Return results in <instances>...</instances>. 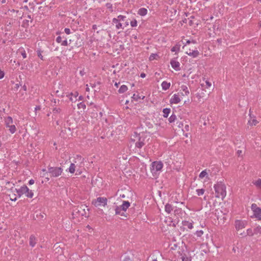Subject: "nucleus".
I'll use <instances>...</instances> for the list:
<instances>
[{
    "label": "nucleus",
    "mask_w": 261,
    "mask_h": 261,
    "mask_svg": "<svg viewBox=\"0 0 261 261\" xmlns=\"http://www.w3.org/2000/svg\"><path fill=\"white\" fill-rule=\"evenodd\" d=\"M203 234V231L202 230H198L196 232V234L198 237H201Z\"/></svg>",
    "instance_id": "obj_41"
},
{
    "label": "nucleus",
    "mask_w": 261,
    "mask_h": 261,
    "mask_svg": "<svg viewBox=\"0 0 261 261\" xmlns=\"http://www.w3.org/2000/svg\"><path fill=\"white\" fill-rule=\"evenodd\" d=\"M8 128L11 134H14L16 132V128L14 124L11 125Z\"/></svg>",
    "instance_id": "obj_30"
},
{
    "label": "nucleus",
    "mask_w": 261,
    "mask_h": 261,
    "mask_svg": "<svg viewBox=\"0 0 261 261\" xmlns=\"http://www.w3.org/2000/svg\"><path fill=\"white\" fill-rule=\"evenodd\" d=\"M247 222L246 220H237L235 221L234 225L237 230H241L246 227Z\"/></svg>",
    "instance_id": "obj_9"
},
{
    "label": "nucleus",
    "mask_w": 261,
    "mask_h": 261,
    "mask_svg": "<svg viewBox=\"0 0 261 261\" xmlns=\"http://www.w3.org/2000/svg\"><path fill=\"white\" fill-rule=\"evenodd\" d=\"M191 41V43H194V44L196 43V41H195V40H192V41Z\"/></svg>",
    "instance_id": "obj_60"
},
{
    "label": "nucleus",
    "mask_w": 261,
    "mask_h": 261,
    "mask_svg": "<svg viewBox=\"0 0 261 261\" xmlns=\"http://www.w3.org/2000/svg\"><path fill=\"white\" fill-rule=\"evenodd\" d=\"M78 93L77 92H75L74 93H73L72 95L73 96L74 98L76 99L77 96H78Z\"/></svg>",
    "instance_id": "obj_49"
},
{
    "label": "nucleus",
    "mask_w": 261,
    "mask_h": 261,
    "mask_svg": "<svg viewBox=\"0 0 261 261\" xmlns=\"http://www.w3.org/2000/svg\"><path fill=\"white\" fill-rule=\"evenodd\" d=\"M205 84L206 86V88H210L212 86V84L211 82L208 81L207 80L205 81Z\"/></svg>",
    "instance_id": "obj_44"
},
{
    "label": "nucleus",
    "mask_w": 261,
    "mask_h": 261,
    "mask_svg": "<svg viewBox=\"0 0 261 261\" xmlns=\"http://www.w3.org/2000/svg\"><path fill=\"white\" fill-rule=\"evenodd\" d=\"M147 10L145 8H141L139 9L138 11V14L141 16H144L147 14Z\"/></svg>",
    "instance_id": "obj_19"
},
{
    "label": "nucleus",
    "mask_w": 261,
    "mask_h": 261,
    "mask_svg": "<svg viewBox=\"0 0 261 261\" xmlns=\"http://www.w3.org/2000/svg\"><path fill=\"white\" fill-rule=\"evenodd\" d=\"M64 32L67 35H69L71 33L70 30L69 28H65L64 29Z\"/></svg>",
    "instance_id": "obj_43"
},
{
    "label": "nucleus",
    "mask_w": 261,
    "mask_h": 261,
    "mask_svg": "<svg viewBox=\"0 0 261 261\" xmlns=\"http://www.w3.org/2000/svg\"><path fill=\"white\" fill-rule=\"evenodd\" d=\"M132 98L135 100L136 101H138L139 100V99H142V100H143L145 98V96H140L138 94H134L133 96H132Z\"/></svg>",
    "instance_id": "obj_27"
},
{
    "label": "nucleus",
    "mask_w": 261,
    "mask_h": 261,
    "mask_svg": "<svg viewBox=\"0 0 261 261\" xmlns=\"http://www.w3.org/2000/svg\"><path fill=\"white\" fill-rule=\"evenodd\" d=\"M56 41L58 43H61L62 42V38L61 36H58L56 39Z\"/></svg>",
    "instance_id": "obj_47"
},
{
    "label": "nucleus",
    "mask_w": 261,
    "mask_h": 261,
    "mask_svg": "<svg viewBox=\"0 0 261 261\" xmlns=\"http://www.w3.org/2000/svg\"><path fill=\"white\" fill-rule=\"evenodd\" d=\"M5 122L6 125L7 127L10 126L11 125L13 124V119L12 117L10 116L5 118Z\"/></svg>",
    "instance_id": "obj_18"
},
{
    "label": "nucleus",
    "mask_w": 261,
    "mask_h": 261,
    "mask_svg": "<svg viewBox=\"0 0 261 261\" xmlns=\"http://www.w3.org/2000/svg\"><path fill=\"white\" fill-rule=\"evenodd\" d=\"M15 192L18 197H20L22 195L25 194L26 196L32 198L33 197V193L31 190H30L26 186L21 187L19 189H15Z\"/></svg>",
    "instance_id": "obj_5"
},
{
    "label": "nucleus",
    "mask_w": 261,
    "mask_h": 261,
    "mask_svg": "<svg viewBox=\"0 0 261 261\" xmlns=\"http://www.w3.org/2000/svg\"><path fill=\"white\" fill-rule=\"evenodd\" d=\"M128 88L126 85H123L120 87L118 92L120 93H123L127 90Z\"/></svg>",
    "instance_id": "obj_28"
},
{
    "label": "nucleus",
    "mask_w": 261,
    "mask_h": 261,
    "mask_svg": "<svg viewBox=\"0 0 261 261\" xmlns=\"http://www.w3.org/2000/svg\"><path fill=\"white\" fill-rule=\"evenodd\" d=\"M254 234H261V227L260 226H257L254 229Z\"/></svg>",
    "instance_id": "obj_32"
},
{
    "label": "nucleus",
    "mask_w": 261,
    "mask_h": 261,
    "mask_svg": "<svg viewBox=\"0 0 261 261\" xmlns=\"http://www.w3.org/2000/svg\"><path fill=\"white\" fill-rule=\"evenodd\" d=\"M253 183L257 188L261 189V178H258L254 180Z\"/></svg>",
    "instance_id": "obj_25"
},
{
    "label": "nucleus",
    "mask_w": 261,
    "mask_h": 261,
    "mask_svg": "<svg viewBox=\"0 0 261 261\" xmlns=\"http://www.w3.org/2000/svg\"><path fill=\"white\" fill-rule=\"evenodd\" d=\"M29 182L30 185H33V179H30Z\"/></svg>",
    "instance_id": "obj_58"
},
{
    "label": "nucleus",
    "mask_w": 261,
    "mask_h": 261,
    "mask_svg": "<svg viewBox=\"0 0 261 261\" xmlns=\"http://www.w3.org/2000/svg\"><path fill=\"white\" fill-rule=\"evenodd\" d=\"M118 84H119V83H115V86L116 87H118Z\"/></svg>",
    "instance_id": "obj_61"
},
{
    "label": "nucleus",
    "mask_w": 261,
    "mask_h": 261,
    "mask_svg": "<svg viewBox=\"0 0 261 261\" xmlns=\"http://www.w3.org/2000/svg\"><path fill=\"white\" fill-rule=\"evenodd\" d=\"M171 67L176 71H179L180 69V63L175 60H171L170 61Z\"/></svg>",
    "instance_id": "obj_11"
},
{
    "label": "nucleus",
    "mask_w": 261,
    "mask_h": 261,
    "mask_svg": "<svg viewBox=\"0 0 261 261\" xmlns=\"http://www.w3.org/2000/svg\"><path fill=\"white\" fill-rule=\"evenodd\" d=\"M186 54L193 58H196L199 55V52L197 49L193 50L190 49L188 51H186Z\"/></svg>",
    "instance_id": "obj_12"
},
{
    "label": "nucleus",
    "mask_w": 261,
    "mask_h": 261,
    "mask_svg": "<svg viewBox=\"0 0 261 261\" xmlns=\"http://www.w3.org/2000/svg\"><path fill=\"white\" fill-rule=\"evenodd\" d=\"M182 99V96L179 92H178L177 93L174 94L171 96L169 102L171 105H177L181 101Z\"/></svg>",
    "instance_id": "obj_7"
},
{
    "label": "nucleus",
    "mask_w": 261,
    "mask_h": 261,
    "mask_svg": "<svg viewBox=\"0 0 261 261\" xmlns=\"http://www.w3.org/2000/svg\"><path fill=\"white\" fill-rule=\"evenodd\" d=\"M130 24L132 27H136L138 24L137 21L136 19H134L130 22Z\"/></svg>",
    "instance_id": "obj_37"
},
{
    "label": "nucleus",
    "mask_w": 261,
    "mask_h": 261,
    "mask_svg": "<svg viewBox=\"0 0 261 261\" xmlns=\"http://www.w3.org/2000/svg\"><path fill=\"white\" fill-rule=\"evenodd\" d=\"M158 55L156 54H152L150 55L149 57V59L150 61H153L154 59H156V57H158Z\"/></svg>",
    "instance_id": "obj_36"
},
{
    "label": "nucleus",
    "mask_w": 261,
    "mask_h": 261,
    "mask_svg": "<svg viewBox=\"0 0 261 261\" xmlns=\"http://www.w3.org/2000/svg\"><path fill=\"white\" fill-rule=\"evenodd\" d=\"M128 25V22H127L125 23V26H127Z\"/></svg>",
    "instance_id": "obj_63"
},
{
    "label": "nucleus",
    "mask_w": 261,
    "mask_h": 261,
    "mask_svg": "<svg viewBox=\"0 0 261 261\" xmlns=\"http://www.w3.org/2000/svg\"><path fill=\"white\" fill-rule=\"evenodd\" d=\"M86 91H89V90H90V88H89V87H88V85H86Z\"/></svg>",
    "instance_id": "obj_56"
},
{
    "label": "nucleus",
    "mask_w": 261,
    "mask_h": 261,
    "mask_svg": "<svg viewBox=\"0 0 261 261\" xmlns=\"http://www.w3.org/2000/svg\"><path fill=\"white\" fill-rule=\"evenodd\" d=\"M23 89H24V90L25 91L27 90V87L25 86H23Z\"/></svg>",
    "instance_id": "obj_62"
},
{
    "label": "nucleus",
    "mask_w": 261,
    "mask_h": 261,
    "mask_svg": "<svg viewBox=\"0 0 261 261\" xmlns=\"http://www.w3.org/2000/svg\"><path fill=\"white\" fill-rule=\"evenodd\" d=\"M123 261H131V260L130 257L127 256L124 257Z\"/></svg>",
    "instance_id": "obj_48"
},
{
    "label": "nucleus",
    "mask_w": 261,
    "mask_h": 261,
    "mask_svg": "<svg viewBox=\"0 0 261 261\" xmlns=\"http://www.w3.org/2000/svg\"><path fill=\"white\" fill-rule=\"evenodd\" d=\"M30 244L31 245H33V240L32 239V236H31L30 238Z\"/></svg>",
    "instance_id": "obj_52"
},
{
    "label": "nucleus",
    "mask_w": 261,
    "mask_h": 261,
    "mask_svg": "<svg viewBox=\"0 0 261 261\" xmlns=\"http://www.w3.org/2000/svg\"><path fill=\"white\" fill-rule=\"evenodd\" d=\"M73 93H70L66 95V96L71 101H75L76 99L74 98L72 95Z\"/></svg>",
    "instance_id": "obj_31"
},
{
    "label": "nucleus",
    "mask_w": 261,
    "mask_h": 261,
    "mask_svg": "<svg viewBox=\"0 0 261 261\" xmlns=\"http://www.w3.org/2000/svg\"><path fill=\"white\" fill-rule=\"evenodd\" d=\"M196 191L197 194L198 196H201L204 193L205 190L203 189H197Z\"/></svg>",
    "instance_id": "obj_34"
},
{
    "label": "nucleus",
    "mask_w": 261,
    "mask_h": 261,
    "mask_svg": "<svg viewBox=\"0 0 261 261\" xmlns=\"http://www.w3.org/2000/svg\"><path fill=\"white\" fill-rule=\"evenodd\" d=\"M43 51L41 49H38L37 50V55L41 59L43 60V56L42 55V53Z\"/></svg>",
    "instance_id": "obj_39"
},
{
    "label": "nucleus",
    "mask_w": 261,
    "mask_h": 261,
    "mask_svg": "<svg viewBox=\"0 0 261 261\" xmlns=\"http://www.w3.org/2000/svg\"><path fill=\"white\" fill-rule=\"evenodd\" d=\"M61 45L63 46H67L68 45V42L67 40H65L61 42Z\"/></svg>",
    "instance_id": "obj_46"
},
{
    "label": "nucleus",
    "mask_w": 261,
    "mask_h": 261,
    "mask_svg": "<svg viewBox=\"0 0 261 261\" xmlns=\"http://www.w3.org/2000/svg\"><path fill=\"white\" fill-rule=\"evenodd\" d=\"M193 222L192 221L191 222L184 220L182 221V224L184 226L187 227L189 229H192L193 228Z\"/></svg>",
    "instance_id": "obj_16"
},
{
    "label": "nucleus",
    "mask_w": 261,
    "mask_h": 261,
    "mask_svg": "<svg viewBox=\"0 0 261 261\" xmlns=\"http://www.w3.org/2000/svg\"><path fill=\"white\" fill-rule=\"evenodd\" d=\"M216 193V197L223 199L226 195V187L224 185L217 184L214 186Z\"/></svg>",
    "instance_id": "obj_3"
},
{
    "label": "nucleus",
    "mask_w": 261,
    "mask_h": 261,
    "mask_svg": "<svg viewBox=\"0 0 261 261\" xmlns=\"http://www.w3.org/2000/svg\"><path fill=\"white\" fill-rule=\"evenodd\" d=\"M80 74H81L82 76L84 75V71H81Z\"/></svg>",
    "instance_id": "obj_59"
},
{
    "label": "nucleus",
    "mask_w": 261,
    "mask_h": 261,
    "mask_svg": "<svg viewBox=\"0 0 261 261\" xmlns=\"http://www.w3.org/2000/svg\"><path fill=\"white\" fill-rule=\"evenodd\" d=\"M10 199L12 201H16L17 199V197H18L17 194L12 193V194H9Z\"/></svg>",
    "instance_id": "obj_33"
},
{
    "label": "nucleus",
    "mask_w": 261,
    "mask_h": 261,
    "mask_svg": "<svg viewBox=\"0 0 261 261\" xmlns=\"http://www.w3.org/2000/svg\"><path fill=\"white\" fill-rule=\"evenodd\" d=\"M22 55L23 56V58H25L27 57V55L24 52L22 53Z\"/></svg>",
    "instance_id": "obj_54"
},
{
    "label": "nucleus",
    "mask_w": 261,
    "mask_h": 261,
    "mask_svg": "<svg viewBox=\"0 0 261 261\" xmlns=\"http://www.w3.org/2000/svg\"><path fill=\"white\" fill-rule=\"evenodd\" d=\"M112 23L116 24V28L117 30H119V29H123V28H122V23L120 22V21H119L117 19H116V18H114L113 19Z\"/></svg>",
    "instance_id": "obj_17"
},
{
    "label": "nucleus",
    "mask_w": 261,
    "mask_h": 261,
    "mask_svg": "<svg viewBox=\"0 0 261 261\" xmlns=\"http://www.w3.org/2000/svg\"><path fill=\"white\" fill-rule=\"evenodd\" d=\"M190 43H191V41L190 40H188L186 42V43L184 45V46L187 45V44H190Z\"/></svg>",
    "instance_id": "obj_53"
},
{
    "label": "nucleus",
    "mask_w": 261,
    "mask_h": 261,
    "mask_svg": "<svg viewBox=\"0 0 261 261\" xmlns=\"http://www.w3.org/2000/svg\"><path fill=\"white\" fill-rule=\"evenodd\" d=\"M247 234L249 236H252L254 234V231L253 232L252 230L251 229H248L247 230Z\"/></svg>",
    "instance_id": "obj_40"
},
{
    "label": "nucleus",
    "mask_w": 261,
    "mask_h": 261,
    "mask_svg": "<svg viewBox=\"0 0 261 261\" xmlns=\"http://www.w3.org/2000/svg\"><path fill=\"white\" fill-rule=\"evenodd\" d=\"M140 77L142 78H144L146 77V74L144 73H141L140 74Z\"/></svg>",
    "instance_id": "obj_50"
},
{
    "label": "nucleus",
    "mask_w": 261,
    "mask_h": 261,
    "mask_svg": "<svg viewBox=\"0 0 261 261\" xmlns=\"http://www.w3.org/2000/svg\"><path fill=\"white\" fill-rule=\"evenodd\" d=\"M79 108H86V105L83 103V102H80V103H79L77 105Z\"/></svg>",
    "instance_id": "obj_42"
},
{
    "label": "nucleus",
    "mask_w": 261,
    "mask_h": 261,
    "mask_svg": "<svg viewBox=\"0 0 261 261\" xmlns=\"http://www.w3.org/2000/svg\"><path fill=\"white\" fill-rule=\"evenodd\" d=\"M165 210L168 214H170L173 210L172 206L170 204H166L165 206Z\"/></svg>",
    "instance_id": "obj_24"
},
{
    "label": "nucleus",
    "mask_w": 261,
    "mask_h": 261,
    "mask_svg": "<svg viewBox=\"0 0 261 261\" xmlns=\"http://www.w3.org/2000/svg\"><path fill=\"white\" fill-rule=\"evenodd\" d=\"M125 18H126L125 16L119 15V16H118L117 18H116L118 20L121 21H124V19H125Z\"/></svg>",
    "instance_id": "obj_38"
},
{
    "label": "nucleus",
    "mask_w": 261,
    "mask_h": 261,
    "mask_svg": "<svg viewBox=\"0 0 261 261\" xmlns=\"http://www.w3.org/2000/svg\"><path fill=\"white\" fill-rule=\"evenodd\" d=\"M5 75L4 72L0 69V79H2Z\"/></svg>",
    "instance_id": "obj_45"
},
{
    "label": "nucleus",
    "mask_w": 261,
    "mask_h": 261,
    "mask_svg": "<svg viewBox=\"0 0 261 261\" xmlns=\"http://www.w3.org/2000/svg\"><path fill=\"white\" fill-rule=\"evenodd\" d=\"M130 206V203L127 201H123L122 204L120 205V208L122 209L123 212L126 211Z\"/></svg>",
    "instance_id": "obj_14"
},
{
    "label": "nucleus",
    "mask_w": 261,
    "mask_h": 261,
    "mask_svg": "<svg viewBox=\"0 0 261 261\" xmlns=\"http://www.w3.org/2000/svg\"><path fill=\"white\" fill-rule=\"evenodd\" d=\"M98 213L99 214H102L103 213V211L102 210L100 209L98 211Z\"/></svg>",
    "instance_id": "obj_51"
},
{
    "label": "nucleus",
    "mask_w": 261,
    "mask_h": 261,
    "mask_svg": "<svg viewBox=\"0 0 261 261\" xmlns=\"http://www.w3.org/2000/svg\"><path fill=\"white\" fill-rule=\"evenodd\" d=\"M163 164L161 161H154L152 163L150 171L153 175L159 174L162 170Z\"/></svg>",
    "instance_id": "obj_4"
},
{
    "label": "nucleus",
    "mask_w": 261,
    "mask_h": 261,
    "mask_svg": "<svg viewBox=\"0 0 261 261\" xmlns=\"http://www.w3.org/2000/svg\"><path fill=\"white\" fill-rule=\"evenodd\" d=\"M76 166L74 164L71 163L68 169L66 171L69 172L70 173H73L75 171Z\"/></svg>",
    "instance_id": "obj_22"
},
{
    "label": "nucleus",
    "mask_w": 261,
    "mask_h": 261,
    "mask_svg": "<svg viewBox=\"0 0 261 261\" xmlns=\"http://www.w3.org/2000/svg\"><path fill=\"white\" fill-rule=\"evenodd\" d=\"M179 259L181 261H191V257L187 256L185 254H181Z\"/></svg>",
    "instance_id": "obj_21"
},
{
    "label": "nucleus",
    "mask_w": 261,
    "mask_h": 261,
    "mask_svg": "<svg viewBox=\"0 0 261 261\" xmlns=\"http://www.w3.org/2000/svg\"><path fill=\"white\" fill-rule=\"evenodd\" d=\"M35 109V111H37L38 110H40V106L36 107Z\"/></svg>",
    "instance_id": "obj_55"
},
{
    "label": "nucleus",
    "mask_w": 261,
    "mask_h": 261,
    "mask_svg": "<svg viewBox=\"0 0 261 261\" xmlns=\"http://www.w3.org/2000/svg\"><path fill=\"white\" fill-rule=\"evenodd\" d=\"M251 208L254 217L261 220V208L258 207L255 203H253L251 205Z\"/></svg>",
    "instance_id": "obj_8"
},
{
    "label": "nucleus",
    "mask_w": 261,
    "mask_h": 261,
    "mask_svg": "<svg viewBox=\"0 0 261 261\" xmlns=\"http://www.w3.org/2000/svg\"><path fill=\"white\" fill-rule=\"evenodd\" d=\"M152 261H158V260H157V259H153Z\"/></svg>",
    "instance_id": "obj_64"
},
{
    "label": "nucleus",
    "mask_w": 261,
    "mask_h": 261,
    "mask_svg": "<svg viewBox=\"0 0 261 261\" xmlns=\"http://www.w3.org/2000/svg\"><path fill=\"white\" fill-rule=\"evenodd\" d=\"M145 139L146 136L143 133L138 134L135 133L131 138V140L135 142L136 149H141L145 144Z\"/></svg>",
    "instance_id": "obj_2"
},
{
    "label": "nucleus",
    "mask_w": 261,
    "mask_h": 261,
    "mask_svg": "<svg viewBox=\"0 0 261 261\" xmlns=\"http://www.w3.org/2000/svg\"><path fill=\"white\" fill-rule=\"evenodd\" d=\"M180 45L176 44L175 46L172 47L171 50L172 52L178 53L180 50Z\"/></svg>",
    "instance_id": "obj_26"
},
{
    "label": "nucleus",
    "mask_w": 261,
    "mask_h": 261,
    "mask_svg": "<svg viewBox=\"0 0 261 261\" xmlns=\"http://www.w3.org/2000/svg\"><path fill=\"white\" fill-rule=\"evenodd\" d=\"M115 214L121 216H124V213L122 212V209L120 208V206H117L115 209Z\"/></svg>",
    "instance_id": "obj_20"
},
{
    "label": "nucleus",
    "mask_w": 261,
    "mask_h": 261,
    "mask_svg": "<svg viewBox=\"0 0 261 261\" xmlns=\"http://www.w3.org/2000/svg\"><path fill=\"white\" fill-rule=\"evenodd\" d=\"M19 86L18 84H16V85H15L14 88H15V89H18V88H19Z\"/></svg>",
    "instance_id": "obj_57"
},
{
    "label": "nucleus",
    "mask_w": 261,
    "mask_h": 261,
    "mask_svg": "<svg viewBox=\"0 0 261 261\" xmlns=\"http://www.w3.org/2000/svg\"><path fill=\"white\" fill-rule=\"evenodd\" d=\"M248 123L250 125H255L257 123V121L255 119L253 118L249 120Z\"/></svg>",
    "instance_id": "obj_35"
},
{
    "label": "nucleus",
    "mask_w": 261,
    "mask_h": 261,
    "mask_svg": "<svg viewBox=\"0 0 261 261\" xmlns=\"http://www.w3.org/2000/svg\"><path fill=\"white\" fill-rule=\"evenodd\" d=\"M176 119V116L174 114H172L168 119V121L170 123L174 122Z\"/></svg>",
    "instance_id": "obj_29"
},
{
    "label": "nucleus",
    "mask_w": 261,
    "mask_h": 261,
    "mask_svg": "<svg viewBox=\"0 0 261 261\" xmlns=\"http://www.w3.org/2000/svg\"><path fill=\"white\" fill-rule=\"evenodd\" d=\"M170 83L167 82V81H163L161 83L162 89L164 91L168 90L170 88Z\"/></svg>",
    "instance_id": "obj_15"
},
{
    "label": "nucleus",
    "mask_w": 261,
    "mask_h": 261,
    "mask_svg": "<svg viewBox=\"0 0 261 261\" xmlns=\"http://www.w3.org/2000/svg\"><path fill=\"white\" fill-rule=\"evenodd\" d=\"M179 93L183 96H188L190 94V91L188 87L186 85H182L180 87V90Z\"/></svg>",
    "instance_id": "obj_10"
},
{
    "label": "nucleus",
    "mask_w": 261,
    "mask_h": 261,
    "mask_svg": "<svg viewBox=\"0 0 261 261\" xmlns=\"http://www.w3.org/2000/svg\"><path fill=\"white\" fill-rule=\"evenodd\" d=\"M171 110L170 108H165L163 110V117L165 118L168 117L169 116Z\"/></svg>",
    "instance_id": "obj_23"
},
{
    "label": "nucleus",
    "mask_w": 261,
    "mask_h": 261,
    "mask_svg": "<svg viewBox=\"0 0 261 261\" xmlns=\"http://www.w3.org/2000/svg\"><path fill=\"white\" fill-rule=\"evenodd\" d=\"M92 204L95 207L106 206L108 204V199L105 197H99L92 201Z\"/></svg>",
    "instance_id": "obj_6"
},
{
    "label": "nucleus",
    "mask_w": 261,
    "mask_h": 261,
    "mask_svg": "<svg viewBox=\"0 0 261 261\" xmlns=\"http://www.w3.org/2000/svg\"><path fill=\"white\" fill-rule=\"evenodd\" d=\"M199 178L200 179H203L205 178V181H206L209 179L208 174L206 169L200 172V173L199 175Z\"/></svg>",
    "instance_id": "obj_13"
},
{
    "label": "nucleus",
    "mask_w": 261,
    "mask_h": 261,
    "mask_svg": "<svg viewBox=\"0 0 261 261\" xmlns=\"http://www.w3.org/2000/svg\"><path fill=\"white\" fill-rule=\"evenodd\" d=\"M63 172V169L61 167H50L47 172L45 169H43L41 173V175L45 176V181L49 180L48 176L56 177L60 176Z\"/></svg>",
    "instance_id": "obj_1"
}]
</instances>
